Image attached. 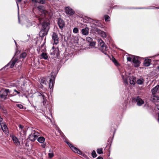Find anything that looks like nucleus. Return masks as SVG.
I'll use <instances>...</instances> for the list:
<instances>
[{"label":"nucleus","instance_id":"obj_1","mask_svg":"<svg viewBox=\"0 0 159 159\" xmlns=\"http://www.w3.org/2000/svg\"><path fill=\"white\" fill-rule=\"evenodd\" d=\"M37 9L39 11V15L42 14L43 16L42 17H39V20L40 23H42V21H44L42 23V28L39 33L40 36L43 38L47 34L49 29V24L47 21H44L43 18V17H45V15L48 13V11L46 10L45 7L42 5L38 6L37 7Z\"/></svg>","mask_w":159,"mask_h":159},{"label":"nucleus","instance_id":"obj_2","mask_svg":"<svg viewBox=\"0 0 159 159\" xmlns=\"http://www.w3.org/2000/svg\"><path fill=\"white\" fill-rule=\"evenodd\" d=\"M9 90L8 89H3L0 91V97L4 99H5L6 97L8 95V93H9Z\"/></svg>","mask_w":159,"mask_h":159},{"label":"nucleus","instance_id":"obj_3","mask_svg":"<svg viewBox=\"0 0 159 159\" xmlns=\"http://www.w3.org/2000/svg\"><path fill=\"white\" fill-rule=\"evenodd\" d=\"M98 42L99 43V47L102 51L104 52L107 51V48L102 40L101 39H99Z\"/></svg>","mask_w":159,"mask_h":159},{"label":"nucleus","instance_id":"obj_4","mask_svg":"<svg viewBox=\"0 0 159 159\" xmlns=\"http://www.w3.org/2000/svg\"><path fill=\"white\" fill-rule=\"evenodd\" d=\"M39 135V133L37 132H34L31 133L29 136V139L32 141H34L37 138Z\"/></svg>","mask_w":159,"mask_h":159},{"label":"nucleus","instance_id":"obj_5","mask_svg":"<svg viewBox=\"0 0 159 159\" xmlns=\"http://www.w3.org/2000/svg\"><path fill=\"white\" fill-rule=\"evenodd\" d=\"M66 13L69 16H72L75 13V11L70 7H67L65 8Z\"/></svg>","mask_w":159,"mask_h":159},{"label":"nucleus","instance_id":"obj_6","mask_svg":"<svg viewBox=\"0 0 159 159\" xmlns=\"http://www.w3.org/2000/svg\"><path fill=\"white\" fill-rule=\"evenodd\" d=\"M52 38L54 42L53 44H57L59 41V38L57 34L56 33L53 32L52 35Z\"/></svg>","mask_w":159,"mask_h":159},{"label":"nucleus","instance_id":"obj_7","mask_svg":"<svg viewBox=\"0 0 159 159\" xmlns=\"http://www.w3.org/2000/svg\"><path fill=\"white\" fill-rule=\"evenodd\" d=\"M0 125L3 131L7 134L8 135L9 131L8 128L5 123H0Z\"/></svg>","mask_w":159,"mask_h":159},{"label":"nucleus","instance_id":"obj_8","mask_svg":"<svg viewBox=\"0 0 159 159\" xmlns=\"http://www.w3.org/2000/svg\"><path fill=\"white\" fill-rule=\"evenodd\" d=\"M67 144L70 148L72 149V150L74 152L80 154H81V151L79 150L78 148L74 147L72 144H71L70 143H68Z\"/></svg>","mask_w":159,"mask_h":159},{"label":"nucleus","instance_id":"obj_9","mask_svg":"<svg viewBox=\"0 0 159 159\" xmlns=\"http://www.w3.org/2000/svg\"><path fill=\"white\" fill-rule=\"evenodd\" d=\"M132 62L134 64V66L138 67L139 66L140 62L139 60L138 57L136 56L134 57L132 60Z\"/></svg>","mask_w":159,"mask_h":159},{"label":"nucleus","instance_id":"obj_10","mask_svg":"<svg viewBox=\"0 0 159 159\" xmlns=\"http://www.w3.org/2000/svg\"><path fill=\"white\" fill-rule=\"evenodd\" d=\"M17 61V59L15 58L13 60H11L7 65L5 67H7L9 66H10V68H12L13 67L16 63Z\"/></svg>","mask_w":159,"mask_h":159},{"label":"nucleus","instance_id":"obj_11","mask_svg":"<svg viewBox=\"0 0 159 159\" xmlns=\"http://www.w3.org/2000/svg\"><path fill=\"white\" fill-rule=\"evenodd\" d=\"M55 79V77L51 75V78L50 79L49 83V87L50 89L53 88L54 85V82Z\"/></svg>","mask_w":159,"mask_h":159},{"label":"nucleus","instance_id":"obj_12","mask_svg":"<svg viewBox=\"0 0 159 159\" xmlns=\"http://www.w3.org/2000/svg\"><path fill=\"white\" fill-rule=\"evenodd\" d=\"M47 96V94L45 93H40V95H39V97L41 98H43V104L44 105L46 103V101H47L46 99V96Z\"/></svg>","mask_w":159,"mask_h":159},{"label":"nucleus","instance_id":"obj_13","mask_svg":"<svg viewBox=\"0 0 159 159\" xmlns=\"http://www.w3.org/2000/svg\"><path fill=\"white\" fill-rule=\"evenodd\" d=\"M58 24L59 27L61 29H62L65 26V23L64 21L61 19H59L58 20Z\"/></svg>","mask_w":159,"mask_h":159},{"label":"nucleus","instance_id":"obj_14","mask_svg":"<svg viewBox=\"0 0 159 159\" xmlns=\"http://www.w3.org/2000/svg\"><path fill=\"white\" fill-rule=\"evenodd\" d=\"M135 100L137 102V105L139 106H140L144 103V102L141 98L139 97H138Z\"/></svg>","mask_w":159,"mask_h":159},{"label":"nucleus","instance_id":"obj_15","mask_svg":"<svg viewBox=\"0 0 159 159\" xmlns=\"http://www.w3.org/2000/svg\"><path fill=\"white\" fill-rule=\"evenodd\" d=\"M31 1L34 3L43 4L45 3L46 0H31Z\"/></svg>","mask_w":159,"mask_h":159},{"label":"nucleus","instance_id":"obj_16","mask_svg":"<svg viewBox=\"0 0 159 159\" xmlns=\"http://www.w3.org/2000/svg\"><path fill=\"white\" fill-rule=\"evenodd\" d=\"M12 139L13 141L15 144L16 146L19 145L20 144V143L18 139L15 136H13L12 137Z\"/></svg>","mask_w":159,"mask_h":159},{"label":"nucleus","instance_id":"obj_17","mask_svg":"<svg viewBox=\"0 0 159 159\" xmlns=\"http://www.w3.org/2000/svg\"><path fill=\"white\" fill-rule=\"evenodd\" d=\"M86 40L89 43V44L90 46H93L95 45V43L94 42H93V39L89 37H86Z\"/></svg>","mask_w":159,"mask_h":159},{"label":"nucleus","instance_id":"obj_18","mask_svg":"<svg viewBox=\"0 0 159 159\" xmlns=\"http://www.w3.org/2000/svg\"><path fill=\"white\" fill-rule=\"evenodd\" d=\"M89 29L88 27H86L81 30L82 34L84 35H88L89 34Z\"/></svg>","mask_w":159,"mask_h":159},{"label":"nucleus","instance_id":"obj_19","mask_svg":"<svg viewBox=\"0 0 159 159\" xmlns=\"http://www.w3.org/2000/svg\"><path fill=\"white\" fill-rule=\"evenodd\" d=\"M150 100L153 102H159V97L153 95V96L151 97Z\"/></svg>","mask_w":159,"mask_h":159},{"label":"nucleus","instance_id":"obj_20","mask_svg":"<svg viewBox=\"0 0 159 159\" xmlns=\"http://www.w3.org/2000/svg\"><path fill=\"white\" fill-rule=\"evenodd\" d=\"M97 32L103 38H106V34L104 31H101L100 30H97Z\"/></svg>","mask_w":159,"mask_h":159},{"label":"nucleus","instance_id":"obj_21","mask_svg":"<svg viewBox=\"0 0 159 159\" xmlns=\"http://www.w3.org/2000/svg\"><path fill=\"white\" fill-rule=\"evenodd\" d=\"M151 60L149 59H145L143 62L144 65L146 66H148L150 65Z\"/></svg>","mask_w":159,"mask_h":159},{"label":"nucleus","instance_id":"obj_22","mask_svg":"<svg viewBox=\"0 0 159 159\" xmlns=\"http://www.w3.org/2000/svg\"><path fill=\"white\" fill-rule=\"evenodd\" d=\"M159 88V85H157L152 90V92L153 95H154L157 91Z\"/></svg>","mask_w":159,"mask_h":159},{"label":"nucleus","instance_id":"obj_23","mask_svg":"<svg viewBox=\"0 0 159 159\" xmlns=\"http://www.w3.org/2000/svg\"><path fill=\"white\" fill-rule=\"evenodd\" d=\"M129 83L130 84L134 85L135 84V78L133 77H130L129 79Z\"/></svg>","mask_w":159,"mask_h":159},{"label":"nucleus","instance_id":"obj_24","mask_svg":"<svg viewBox=\"0 0 159 159\" xmlns=\"http://www.w3.org/2000/svg\"><path fill=\"white\" fill-rule=\"evenodd\" d=\"M58 52L59 49L58 48H57L55 49L53 52L51 53V54L53 56L56 55L57 56L59 54Z\"/></svg>","mask_w":159,"mask_h":159},{"label":"nucleus","instance_id":"obj_25","mask_svg":"<svg viewBox=\"0 0 159 159\" xmlns=\"http://www.w3.org/2000/svg\"><path fill=\"white\" fill-rule=\"evenodd\" d=\"M45 138L43 137H40L38 139V141L40 143H44L45 141Z\"/></svg>","mask_w":159,"mask_h":159},{"label":"nucleus","instance_id":"obj_26","mask_svg":"<svg viewBox=\"0 0 159 159\" xmlns=\"http://www.w3.org/2000/svg\"><path fill=\"white\" fill-rule=\"evenodd\" d=\"M40 57L41 58H43L46 60L47 59L48 57L47 54L44 52H43L40 55Z\"/></svg>","mask_w":159,"mask_h":159},{"label":"nucleus","instance_id":"obj_27","mask_svg":"<svg viewBox=\"0 0 159 159\" xmlns=\"http://www.w3.org/2000/svg\"><path fill=\"white\" fill-rule=\"evenodd\" d=\"M40 82L42 84V85L43 84H44L45 85H46V81L45 80V78H42Z\"/></svg>","mask_w":159,"mask_h":159},{"label":"nucleus","instance_id":"obj_28","mask_svg":"<svg viewBox=\"0 0 159 159\" xmlns=\"http://www.w3.org/2000/svg\"><path fill=\"white\" fill-rule=\"evenodd\" d=\"M144 81L143 79H139L137 80V82L139 84H141L143 83Z\"/></svg>","mask_w":159,"mask_h":159},{"label":"nucleus","instance_id":"obj_29","mask_svg":"<svg viewBox=\"0 0 159 159\" xmlns=\"http://www.w3.org/2000/svg\"><path fill=\"white\" fill-rule=\"evenodd\" d=\"M74 39L75 43H77L79 41L78 35H77L76 36L74 37Z\"/></svg>","mask_w":159,"mask_h":159},{"label":"nucleus","instance_id":"obj_30","mask_svg":"<svg viewBox=\"0 0 159 159\" xmlns=\"http://www.w3.org/2000/svg\"><path fill=\"white\" fill-rule=\"evenodd\" d=\"M113 62L114 63L115 65L118 66L119 65V64L117 60L114 58H113L112 60Z\"/></svg>","mask_w":159,"mask_h":159},{"label":"nucleus","instance_id":"obj_31","mask_svg":"<svg viewBox=\"0 0 159 159\" xmlns=\"http://www.w3.org/2000/svg\"><path fill=\"white\" fill-rule=\"evenodd\" d=\"M26 55L27 54L26 52H23L20 54V58H24L26 57Z\"/></svg>","mask_w":159,"mask_h":159},{"label":"nucleus","instance_id":"obj_32","mask_svg":"<svg viewBox=\"0 0 159 159\" xmlns=\"http://www.w3.org/2000/svg\"><path fill=\"white\" fill-rule=\"evenodd\" d=\"M97 152L99 154H101L103 153L102 149V148H98L97 150Z\"/></svg>","mask_w":159,"mask_h":159},{"label":"nucleus","instance_id":"obj_33","mask_svg":"<svg viewBox=\"0 0 159 159\" xmlns=\"http://www.w3.org/2000/svg\"><path fill=\"white\" fill-rule=\"evenodd\" d=\"M104 17L105 18V20L106 21H109L110 20V17L108 16L107 15H105L104 16Z\"/></svg>","mask_w":159,"mask_h":159},{"label":"nucleus","instance_id":"obj_34","mask_svg":"<svg viewBox=\"0 0 159 159\" xmlns=\"http://www.w3.org/2000/svg\"><path fill=\"white\" fill-rule=\"evenodd\" d=\"M92 156L94 158L96 157L97 155L95 151H93L92 153Z\"/></svg>","mask_w":159,"mask_h":159},{"label":"nucleus","instance_id":"obj_35","mask_svg":"<svg viewBox=\"0 0 159 159\" xmlns=\"http://www.w3.org/2000/svg\"><path fill=\"white\" fill-rule=\"evenodd\" d=\"M78 29L76 27L74 28L73 30V32L75 33H77L78 32Z\"/></svg>","mask_w":159,"mask_h":159},{"label":"nucleus","instance_id":"obj_36","mask_svg":"<svg viewBox=\"0 0 159 159\" xmlns=\"http://www.w3.org/2000/svg\"><path fill=\"white\" fill-rule=\"evenodd\" d=\"M32 25V24L30 22L28 21L27 22L26 25L27 27H29L31 26Z\"/></svg>","mask_w":159,"mask_h":159},{"label":"nucleus","instance_id":"obj_37","mask_svg":"<svg viewBox=\"0 0 159 159\" xmlns=\"http://www.w3.org/2000/svg\"><path fill=\"white\" fill-rule=\"evenodd\" d=\"M49 157L50 158L52 157L54 155L53 153L52 152L48 154Z\"/></svg>","mask_w":159,"mask_h":159},{"label":"nucleus","instance_id":"obj_38","mask_svg":"<svg viewBox=\"0 0 159 159\" xmlns=\"http://www.w3.org/2000/svg\"><path fill=\"white\" fill-rule=\"evenodd\" d=\"M17 106L20 109H22L23 108V106L20 104H17Z\"/></svg>","mask_w":159,"mask_h":159},{"label":"nucleus","instance_id":"obj_39","mask_svg":"<svg viewBox=\"0 0 159 159\" xmlns=\"http://www.w3.org/2000/svg\"><path fill=\"white\" fill-rule=\"evenodd\" d=\"M24 126L21 125H19V129H20L21 131H22V130Z\"/></svg>","mask_w":159,"mask_h":159},{"label":"nucleus","instance_id":"obj_40","mask_svg":"<svg viewBox=\"0 0 159 159\" xmlns=\"http://www.w3.org/2000/svg\"><path fill=\"white\" fill-rule=\"evenodd\" d=\"M127 60L129 61H132V58L130 57H127Z\"/></svg>","mask_w":159,"mask_h":159},{"label":"nucleus","instance_id":"obj_41","mask_svg":"<svg viewBox=\"0 0 159 159\" xmlns=\"http://www.w3.org/2000/svg\"><path fill=\"white\" fill-rule=\"evenodd\" d=\"M41 146H42V147L43 148H45V147L46 144L43 143V144H42V145Z\"/></svg>","mask_w":159,"mask_h":159},{"label":"nucleus","instance_id":"obj_42","mask_svg":"<svg viewBox=\"0 0 159 159\" xmlns=\"http://www.w3.org/2000/svg\"><path fill=\"white\" fill-rule=\"evenodd\" d=\"M2 118L0 116V123H1V122H2Z\"/></svg>","mask_w":159,"mask_h":159},{"label":"nucleus","instance_id":"obj_43","mask_svg":"<svg viewBox=\"0 0 159 159\" xmlns=\"http://www.w3.org/2000/svg\"><path fill=\"white\" fill-rule=\"evenodd\" d=\"M97 159H103V158L102 157H98Z\"/></svg>","mask_w":159,"mask_h":159},{"label":"nucleus","instance_id":"obj_44","mask_svg":"<svg viewBox=\"0 0 159 159\" xmlns=\"http://www.w3.org/2000/svg\"><path fill=\"white\" fill-rule=\"evenodd\" d=\"M157 108L159 110V105H157Z\"/></svg>","mask_w":159,"mask_h":159},{"label":"nucleus","instance_id":"obj_45","mask_svg":"<svg viewBox=\"0 0 159 159\" xmlns=\"http://www.w3.org/2000/svg\"><path fill=\"white\" fill-rule=\"evenodd\" d=\"M16 1L18 2H20L22 1V0H16Z\"/></svg>","mask_w":159,"mask_h":159},{"label":"nucleus","instance_id":"obj_46","mask_svg":"<svg viewBox=\"0 0 159 159\" xmlns=\"http://www.w3.org/2000/svg\"><path fill=\"white\" fill-rule=\"evenodd\" d=\"M16 93H17L18 94H19L20 93V92L17 91V92H16Z\"/></svg>","mask_w":159,"mask_h":159},{"label":"nucleus","instance_id":"obj_47","mask_svg":"<svg viewBox=\"0 0 159 159\" xmlns=\"http://www.w3.org/2000/svg\"><path fill=\"white\" fill-rule=\"evenodd\" d=\"M14 91L16 92H17V90H16V89L14 90Z\"/></svg>","mask_w":159,"mask_h":159},{"label":"nucleus","instance_id":"obj_48","mask_svg":"<svg viewBox=\"0 0 159 159\" xmlns=\"http://www.w3.org/2000/svg\"><path fill=\"white\" fill-rule=\"evenodd\" d=\"M52 48L53 49H54V46H53V47H52Z\"/></svg>","mask_w":159,"mask_h":159},{"label":"nucleus","instance_id":"obj_49","mask_svg":"<svg viewBox=\"0 0 159 159\" xmlns=\"http://www.w3.org/2000/svg\"><path fill=\"white\" fill-rule=\"evenodd\" d=\"M157 68L159 70V66L157 67Z\"/></svg>","mask_w":159,"mask_h":159},{"label":"nucleus","instance_id":"obj_50","mask_svg":"<svg viewBox=\"0 0 159 159\" xmlns=\"http://www.w3.org/2000/svg\"><path fill=\"white\" fill-rule=\"evenodd\" d=\"M17 53H18V52L17 51V52H16V54Z\"/></svg>","mask_w":159,"mask_h":159},{"label":"nucleus","instance_id":"obj_51","mask_svg":"<svg viewBox=\"0 0 159 159\" xmlns=\"http://www.w3.org/2000/svg\"><path fill=\"white\" fill-rule=\"evenodd\" d=\"M158 121L159 122V117H158Z\"/></svg>","mask_w":159,"mask_h":159},{"label":"nucleus","instance_id":"obj_52","mask_svg":"<svg viewBox=\"0 0 159 159\" xmlns=\"http://www.w3.org/2000/svg\"><path fill=\"white\" fill-rule=\"evenodd\" d=\"M155 8H159V7H155Z\"/></svg>","mask_w":159,"mask_h":159},{"label":"nucleus","instance_id":"obj_53","mask_svg":"<svg viewBox=\"0 0 159 159\" xmlns=\"http://www.w3.org/2000/svg\"><path fill=\"white\" fill-rule=\"evenodd\" d=\"M125 82H126V81H125ZM126 83H127V81H126Z\"/></svg>","mask_w":159,"mask_h":159}]
</instances>
